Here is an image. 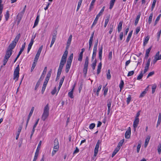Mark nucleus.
Segmentation results:
<instances>
[{"instance_id": "15", "label": "nucleus", "mask_w": 161, "mask_h": 161, "mask_svg": "<svg viewBox=\"0 0 161 161\" xmlns=\"http://www.w3.org/2000/svg\"><path fill=\"white\" fill-rule=\"evenodd\" d=\"M73 57V53L71 54L68 58V60L67 61V63L71 64L72 61Z\"/></svg>"}, {"instance_id": "62", "label": "nucleus", "mask_w": 161, "mask_h": 161, "mask_svg": "<svg viewBox=\"0 0 161 161\" xmlns=\"http://www.w3.org/2000/svg\"><path fill=\"white\" fill-rule=\"evenodd\" d=\"M140 27L139 26H138L136 27V34H137L138 32L140 31Z\"/></svg>"}, {"instance_id": "54", "label": "nucleus", "mask_w": 161, "mask_h": 161, "mask_svg": "<svg viewBox=\"0 0 161 161\" xmlns=\"http://www.w3.org/2000/svg\"><path fill=\"white\" fill-rule=\"evenodd\" d=\"M59 145L58 140L56 138L54 141V146Z\"/></svg>"}, {"instance_id": "37", "label": "nucleus", "mask_w": 161, "mask_h": 161, "mask_svg": "<svg viewBox=\"0 0 161 161\" xmlns=\"http://www.w3.org/2000/svg\"><path fill=\"white\" fill-rule=\"evenodd\" d=\"M153 16V13H151L150 14V15L149 16V17L148 19V23L149 24H150L152 22V19Z\"/></svg>"}, {"instance_id": "14", "label": "nucleus", "mask_w": 161, "mask_h": 161, "mask_svg": "<svg viewBox=\"0 0 161 161\" xmlns=\"http://www.w3.org/2000/svg\"><path fill=\"white\" fill-rule=\"evenodd\" d=\"M100 141L99 140L98 141L96 145V146L95 147L94 150V152H96L97 153H98V149L99 147V145H100Z\"/></svg>"}, {"instance_id": "10", "label": "nucleus", "mask_w": 161, "mask_h": 161, "mask_svg": "<svg viewBox=\"0 0 161 161\" xmlns=\"http://www.w3.org/2000/svg\"><path fill=\"white\" fill-rule=\"evenodd\" d=\"M17 43L14 42V41H13L12 42L9 44L8 48L12 50L15 47Z\"/></svg>"}, {"instance_id": "50", "label": "nucleus", "mask_w": 161, "mask_h": 161, "mask_svg": "<svg viewBox=\"0 0 161 161\" xmlns=\"http://www.w3.org/2000/svg\"><path fill=\"white\" fill-rule=\"evenodd\" d=\"M155 55L159 60L161 59V53L160 55L159 51L158 52L155 54Z\"/></svg>"}, {"instance_id": "45", "label": "nucleus", "mask_w": 161, "mask_h": 161, "mask_svg": "<svg viewBox=\"0 0 161 161\" xmlns=\"http://www.w3.org/2000/svg\"><path fill=\"white\" fill-rule=\"evenodd\" d=\"M109 20V17H106V19H105V24H104V27H106L108 24V22Z\"/></svg>"}, {"instance_id": "23", "label": "nucleus", "mask_w": 161, "mask_h": 161, "mask_svg": "<svg viewBox=\"0 0 161 161\" xmlns=\"http://www.w3.org/2000/svg\"><path fill=\"white\" fill-rule=\"evenodd\" d=\"M66 61L61 60L59 68H60L61 69H63L64 64L66 63Z\"/></svg>"}, {"instance_id": "43", "label": "nucleus", "mask_w": 161, "mask_h": 161, "mask_svg": "<svg viewBox=\"0 0 161 161\" xmlns=\"http://www.w3.org/2000/svg\"><path fill=\"white\" fill-rule=\"evenodd\" d=\"M157 150L158 153L160 154L161 153V143L159 144L157 147Z\"/></svg>"}, {"instance_id": "2", "label": "nucleus", "mask_w": 161, "mask_h": 161, "mask_svg": "<svg viewBox=\"0 0 161 161\" xmlns=\"http://www.w3.org/2000/svg\"><path fill=\"white\" fill-rule=\"evenodd\" d=\"M19 65H18L16 67L14 71V80L16 79V81H17L19 77Z\"/></svg>"}, {"instance_id": "22", "label": "nucleus", "mask_w": 161, "mask_h": 161, "mask_svg": "<svg viewBox=\"0 0 161 161\" xmlns=\"http://www.w3.org/2000/svg\"><path fill=\"white\" fill-rule=\"evenodd\" d=\"M25 42L24 44L22 45V47L20 49V51H19L18 55H20V54H21L23 52V51H24L25 46Z\"/></svg>"}, {"instance_id": "40", "label": "nucleus", "mask_w": 161, "mask_h": 161, "mask_svg": "<svg viewBox=\"0 0 161 161\" xmlns=\"http://www.w3.org/2000/svg\"><path fill=\"white\" fill-rule=\"evenodd\" d=\"M33 42H30V43L29 44L28 46V49H27V53H28L29 52L30 50H31V47L33 44Z\"/></svg>"}, {"instance_id": "34", "label": "nucleus", "mask_w": 161, "mask_h": 161, "mask_svg": "<svg viewBox=\"0 0 161 161\" xmlns=\"http://www.w3.org/2000/svg\"><path fill=\"white\" fill-rule=\"evenodd\" d=\"M47 84V83L45 82H44V83H43V86L42 87V94L43 93L45 90V89L46 88Z\"/></svg>"}, {"instance_id": "29", "label": "nucleus", "mask_w": 161, "mask_h": 161, "mask_svg": "<svg viewBox=\"0 0 161 161\" xmlns=\"http://www.w3.org/2000/svg\"><path fill=\"white\" fill-rule=\"evenodd\" d=\"M161 122V114L159 113L158 114V119L157 121V127L158 125H159Z\"/></svg>"}, {"instance_id": "13", "label": "nucleus", "mask_w": 161, "mask_h": 161, "mask_svg": "<svg viewBox=\"0 0 161 161\" xmlns=\"http://www.w3.org/2000/svg\"><path fill=\"white\" fill-rule=\"evenodd\" d=\"M103 52V47L101 46V47L99 49L98 55L99 58L100 60L101 61L102 60V54Z\"/></svg>"}, {"instance_id": "41", "label": "nucleus", "mask_w": 161, "mask_h": 161, "mask_svg": "<svg viewBox=\"0 0 161 161\" xmlns=\"http://www.w3.org/2000/svg\"><path fill=\"white\" fill-rule=\"evenodd\" d=\"M124 142V139H122L118 143V145L117 147H119V149H120V147L122 146L123 142Z\"/></svg>"}, {"instance_id": "17", "label": "nucleus", "mask_w": 161, "mask_h": 161, "mask_svg": "<svg viewBox=\"0 0 161 161\" xmlns=\"http://www.w3.org/2000/svg\"><path fill=\"white\" fill-rule=\"evenodd\" d=\"M39 17L40 16L39 15H37L36 19L34 22V26H33V28L37 25L39 20Z\"/></svg>"}, {"instance_id": "52", "label": "nucleus", "mask_w": 161, "mask_h": 161, "mask_svg": "<svg viewBox=\"0 0 161 161\" xmlns=\"http://www.w3.org/2000/svg\"><path fill=\"white\" fill-rule=\"evenodd\" d=\"M141 146V143H139L137 147L136 152L137 153H139L140 151V148Z\"/></svg>"}, {"instance_id": "35", "label": "nucleus", "mask_w": 161, "mask_h": 161, "mask_svg": "<svg viewBox=\"0 0 161 161\" xmlns=\"http://www.w3.org/2000/svg\"><path fill=\"white\" fill-rule=\"evenodd\" d=\"M116 0H111L110 2V5H109V9H111L113 7L114 5V3Z\"/></svg>"}, {"instance_id": "36", "label": "nucleus", "mask_w": 161, "mask_h": 161, "mask_svg": "<svg viewBox=\"0 0 161 161\" xmlns=\"http://www.w3.org/2000/svg\"><path fill=\"white\" fill-rule=\"evenodd\" d=\"M23 122H23L20 125H19V128H18V131H17V134H20V132L21 131V130L22 128L23 124Z\"/></svg>"}, {"instance_id": "27", "label": "nucleus", "mask_w": 161, "mask_h": 161, "mask_svg": "<svg viewBox=\"0 0 161 161\" xmlns=\"http://www.w3.org/2000/svg\"><path fill=\"white\" fill-rule=\"evenodd\" d=\"M141 14L139 13L138 14L137 16L136 19L135 21V25H136L138 23V21L140 19Z\"/></svg>"}, {"instance_id": "26", "label": "nucleus", "mask_w": 161, "mask_h": 161, "mask_svg": "<svg viewBox=\"0 0 161 161\" xmlns=\"http://www.w3.org/2000/svg\"><path fill=\"white\" fill-rule=\"evenodd\" d=\"M132 32H133V31H131L129 33L127 37V38L126 39V42H128L129 41L130 39L131 36L132 35Z\"/></svg>"}, {"instance_id": "47", "label": "nucleus", "mask_w": 161, "mask_h": 161, "mask_svg": "<svg viewBox=\"0 0 161 161\" xmlns=\"http://www.w3.org/2000/svg\"><path fill=\"white\" fill-rule=\"evenodd\" d=\"M110 70L109 69H108V70L107 73V78L108 80L110 79L111 77V75H110Z\"/></svg>"}, {"instance_id": "32", "label": "nucleus", "mask_w": 161, "mask_h": 161, "mask_svg": "<svg viewBox=\"0 0 161 161\" xmlns=\"http://www.w3.org/2000/svg\"><path fill=\"white\" fill-rule=\"evenodd\" d=\"M95 1H96V0H92V1L91 3L90 8H89V10L90 11H91L92 9L93 8V6H94V3Z\"/></svg>"}, {"instance_id": "21", "label": "nucleus", "mask_w": 161, "mask_h": 161, "mask_svg": "<svg viewBox=\"0 0 161 161\" xmlns=\"http://www.w3.org/2000/svg\"><path fill=\"white\" fill-rule=\"evenodd\" d=\"M102 63L101 62H100L98 64L97 66V74H99L100 71L101 69L102 68Z\"/></svg>"}, {"instance_id": "7", "label": "nucleus", "mask_w": 161, "mask_h": 161, "mask_svg": "<svg viewBox=\"0 0 161 161\" xmlns=\"http://www.w3.org/2000/svg\"><path fill=\"white\" fill-rule=\"evenodd\" d=\"M151 61V58H149L147 61L146 64V66L144 71V74H145L148 70L150 66V62Z\"/></svg>"}, {"instance_id": "44", "label": "nucleus", "mask_w": 161, "mask_h": 161, "mask_svg": "<svg viewBox=\"0 0 161 161\" xmlns=\"http://www.w3.org/2000/svg\"><path fill=\"white\" fill-rule=\"evenodd\" d=\"M5 18L6 21H7L9 17V11H7L5 14Z\"/></svg>"}, {"instance_id": "58", "label": "nucleus", "mask_w": 161, "mask_h": 161, "mask_svg": "<svg viewBox=\"0 0 161 161\" xmlns=\"http://www.w3.org/2000/svg\"><path fill=\"white\" fill-rule=\"evenodd\" d=\"M95 126V124L94 123L91 124L89 126V128L90 129H92L94 128Z\"/></svg>"}, {"instance_id": "28", "label": "nucleus", "mask_w": 161, "mask_h": 161, "mask_svg": "<svg viewBox=\"0 0 161 161\" xmlns=\"http://www.w3.org/2000/svg\"><path fill=\"white\" fill-rule=\"evenodd\" d=\"M71 64H68L67 63L66 66V69H65V71L66 73H67L69 72V69L70 68V67L71 66Z\"/></svg>"}, {"instance_id": "25", "label": "nucleus", "mask_w": 161, "mask_h": 161, "mask_svg": "<svg viewBox=\"0 0 161 161\" xmlns=\"http://www.w3.org/2000/svg\"><path fill=\"white\" fill-rule=\"evenodd\" d=\"M34 107H32L31 109V110L29 114L28 115V118L27 119V120H29L30 119V118L31 117V115H32V114L33 113V112L34 111Z\"/></svg>"}, {"instance_id": "49", "label": "nucleus", "mask_w": 161, "mask_h": 161, "mask_svg": "<svg viewBox=\"0 0 161 161\" xmlns=\"http://www.w3.org/2000/svg\"><path fill=\"white\" fill-rule=\"evenodd\" d=\"M124 85V82L122 80H121L120 83L119 85V87H120V90H121L123 88Z\"/></svg>"}, {"instance_id": "38", "label": "nucleus", "mask_w": 161, "mask_h": 161, "mask_svg": "<svg viewBox=\"0 0 161 161\" xmlns=\"http://www.w3.org/2000/svg\"><path fill=\"white\" fill-rule=\"evenodd\" d=\"M150 37L149 36H147L143 42V46H145L147 43Z\"/></svg>"}, {"instance_id": "18", "label": "nucleus", "mask_w": 161, "mask_h": 161, "mask_svg": "<svg viewBox=\"0 0 161 161\" xmlns=\"http://www.w3.org/2000/svg\"><path fill=\"white\" fill-rule=\"evenodd\" d=\"M75 84L74 86L72 89V90L68 93V96H69L71 98H73L74 97V96L73 95V91L74 90L75 87Z\"/></svg>"}, {"instance_id": "1", "label": "nucleus", "mask_w": 161, "mask_h": 161, "mask_svg": "<svg viewBox=\"0 0 161 161\" xmlns=\"http://www.w3.org/2000/svg\"><path fill=\"white\" fill-rule=\"evenodd\" d=\"M49 105L47 104L44 108L43 112L42 115V119L44 121L49 116Z\"/></svg>"}, {"instance_id": "56", "label": "nucleus", "mask_w": 161, "mask_h": 161, "mask_svg": "<svg viewBox=\"0 0 161 161\" xmlns=\"http://www.w3.org/2000/svg\"><path fill=\"white\" fill-rule=\"evenodd\" d=\"M156 1V0H153V4H152V7H151V9H152V11L153 10V8H154L155 7Z\"/></svg>"}, {"instance_id": "64", "label": "nucleus", "mask_w": 161, "mask_h": 161, "mask_svg": "<svg viewBox=\"0 0 161 161\" xmlns=\"http://www.w3.org/2000/svg\"><path fill=\"white\" fill-rule=\"evenodd\" d=\"M146 93L145 91H143L142 92V93L140 94L139 97H143L146 94Z\"/></svg>"}, {"instance_id": "46", "label": "nucleus", "mask_w": 161, "mask_h": 161, "mask_svg": "<svg viewBox=\"0 0 161 161\" xmlns=\"http://www.w3.org/2000/svg\"><path fill=\"white\" fill-rule=\"evenodd\" d=\"M143 76V74H142V71H141L140 73L138 75L137 77V80H139L141 79Z\"/></svg>"}, {"instance_id": "30", "label": "nucleus", "mask_w": 161, "mask_h": 161, "mask_svg": "<svg viewBox=\"0 0 161 161\" xmlns=\"http://www.w3.org/2000/svg\"><path fill=\"white\" fill-rule=\"evenodd\" d=\"M20 34L19 33L16 36L15 38L13 41H14V42L17 43L20 38Z\"/></svg>"}, {"instance_id": "12", "label": "nucleus", "mask_w": 161, "mask_h": 161, "mask_svg": "<svg viewBox=\"0 0 161 161\" xmlns=\"http://www.w3.org/2000/svg\"><path fill=\"white\" fill-rule=\"evenodd\" d=\"M130 130H127L125 134V137L126 138L128 139L129 138L130 136L131 133V129L130 127H129Z\"/></svg>"}, {"instance_id": "39", "label": "nucleus", "mask_w": 161, "mask_h": 161, "mask_svg": "<svg viewBox=\"0 0 161 161\" xmlns=\"http://www.w3.org/2000/svg\"><path fill=\"white\" fill-rule=\"evenodd\" d=\"M161 16V14H159L158 16L157 17L154 23V26H155L157 24Z\"/></svg>"}, {"instance_id": "6", "label": "nucleus", "mask_w": 161, "mask_h": 161, "mask_svg": "<svg viewBox=\"0 0 161 161\" xmlns=\"http://www.w3.org/2000/svg\"><path fill=\"white\" fill-rule=\"evenodd\" d=\"M139 121L140 120L139 119L135 118L133 124V127L135 131L136 130V128L139 124Z\"/></svg>"}, {"instance_id": "4", "label": "nucleus", "mask_w": 161, "mask_h": 161, "mask_svg": "<svg viewBox=\"0 0 161 161\" xmlns=\"http://www.w3.org/2000/svg\"><path fill=\"white\" fill-rule=\"evenodd\" d=\"M43 47V46L42 45L41 46V47H40V48L38 49V50L37 52V53H36V54L35 56V57L34 58V61L37 63L38 59L39 58V56L40 55V54H41V53L42 50V49Z\"/></svg>"}, {"instance_id": "9", "label": "nucleus", "mask_w": 161, "mask_h": 161, "mask_svg": "<svg viewBox=\"0 0 161 161\" xmlns=\"http://www.w3.org/2000/svg\"><path fill=\"white\" fill-rule=\"evenodd\" d=\"M112 101L111 100H108L107 101L108 106V115H109L111 110V105Z\"/></svg>"}, {"instance_id": "48", "label": "nucleus", "mask_w": 161, "mask_h": 161, "mask_svg": "<svg viewBox=\"0 0 161 161\" xmlns=\"http://www.w3.org/2000/svg\"><path fill=\"white\" fill-rule=\"evenodd\" d=\"M62 69H61L60 68H58V70L57 76H58V77H60V75L61 73Z\"/></svg>"}, {"instance_id": "19", "label": "nucleus", "mask_w": 161, "mask_h": 161, "mask_svg": "<svg viewBox=\"0 0 161 161\" xmlns=\"http://www.w3.org/2000/svg\"><path fill=\"white\" fill-rule=\"evenodd\" d=\"M89 64V58L88 56H86V58L85 61L84 67L88 68Z\"/></svg>"}, {"instance_id": "16", "label": "nucleus", "mask_w": 161, "mask_h": 161, "mask_svg": "<svg viewBox=\"0 0 161 161\" xmlns=\"http://www.w3.org/2000/svg\"><path fill=\"white\" fill-rule=\"evenodd\" d=\"M150 138V136H148L145 139V144H144V147H147Z\"/></svg>"}, {"instance_id": "42", "label": "nucleus", "mask_w": 161, "mask_h": 161, "mask_svg": "<svg viewBox=\"0 0 161 161\" xmlns=\"http://www.w3.org/2000/svg\"><path fill=\"white\" fill-rule=\"evenodd\" d=\"M157 87V85L156 84L152 85V93H154Z\"/></svg>"}, {"instance_id": "20", "label": "nucleus", "mask_w": 161, "mask_h": 161, "mask_svg": "<svg viewBox=\"0 0 161 161\" xmlns=\"http://www.w3.org/2000/svg\"><path fill=\"white\" fill-rule=\"evenodd\" d=\"M123 22L121 21H120L118 26V31L119 32L122 30V25Z\"/></svg>"}, {"instance_id": "63", "label": "nucleus", "mask_w": 161, "mask_h": 161, "mask_svg": "<svg viewBox=\"0 0 161 161\" xmlns=\"http://www.w3.org/2000/svg\"><path fill=\"white\" fill-rule=\"evenodd\" d=\"M134 71H129L128 74L127 76H129L133 75L134 74Z\"/></svg>"}, {"instance_id": "57", "label": "nucleus", "mask_w": 161, "mask_h": 161, "mask_svg": "<svg viewBox=\"0 0 161 161\" xmlns=\"http://www.w3.org/2000/svg\"><path fill=\"white\" fill-rule=\"evenodd\" d=\"M103 88H104L103 95L105 96L107 95V92L108 91V88H105V86H104Z\"/></svg>"}, {"instance_id": "5", "label": "nucleus", "mask_w": 161, "mask_h": 161, "mask_svg": "<svg viewBox=\"0 0 161 161\" xmlns=\"http://www.w3.org/2000/svg\"><path fill=\"white\" fill-rule=\"evenodd\" d=\"M12 51L13 50L7 48L4 58L8 59L10 57L12 54Z\"/></svg>"}, {"instance_id": "53", "label": "nucleus", "mask_w": 161, "mask_h": 161, "mask_svg": "<svg viewBox=\"0 0 161 161\" xmlns=\"http://www.w3.org/2000/svg\"><path fill=\"white\" fill-rule=\"evenodd\" d=\"M36 63H37V62L34 61L33 63L32 64V67L31 69V72L34 69V68H35V67L36 65Z\"/></svg>"}, {"instance_id": "59", "label": "nucleus", "mask_w": 161, "mask_h": 161, "mask_svg": "<svg viewBox=\"0 0 161 161\" xmlns=\"http://www.w3.org/2000/svg\"><path fill=\"white\" fill-rule=\"evenodd\" d=\"M161 34V29L157 33V41H158L159 39V38Z\"/></svg>"}, {"instance_id": "61", "label": "nucleus", "mask_w": 161, "mask_h": 161, "mask_svg": "<svg viewBox=\"0 0 161 161\" xmlns=\"http://www.w3.org/2000/svg\"><path fill=\"white\" fill-rule=\"evenodd\" d=\"M83 55L80 54L79 55L78 60L79 61H81L82 59Z\"/></svg>"}, {"instance_id": "8", "label": "nucleus", "mask_w": 161, "mask_h": 161, "mask_svg": "<svg viewBox=\"0 0 161 161\" xmlns=\"http://www.w3.org/2000/svg\"><path fill=\"white\" fill-rule=\"evenodd\" d=\"M72 35H71L69 36V38L68 39L67 43L66 44V49H67L69 47L70 44H71V42L72 40Z\"/></svg>"}, {"instance_id": "31", "label": "nucleus", "mask_w": 161, "mask_h": 161, "mask_svg": "<svg viewBox=\"0 0 161 161\" xmlns=\"http://www.w3.org/2000/svg\"><path fill=\"white\" fill-rule=\"evenodd\" d=\"M96 63H97V60L96 59L93 63H92V64L91 65V66L92 69L93 70H94L95 69V67L96 65Z\"/></svg>"}, {"instance_id": "51", "label": "nucleus", "mask_w": 161, "mask_h": 161, "mask_svg": "<svg viewBox=\"0 0 161 161\" xmlns=\"http://www.w3.org/2000/svg\"><path fill=\"white\" fill-rule=\"evenodd\" d=\"M131 100V95H129L128 97L127 98L126 103L127 104H129Z\"/></svg>"}, {"instance_id": "24", "label": "nucleus", "mask_w": 161, "mask_h": 161, "mask_svg": "<svg viewBox=\"0 0 161 161\" xmlns=\"http://www.w3.org/2000/svg\"><path fill=\"white\" fill-rule=\"evenodd\" d=\"M97 44H98V40L95 43L94 45L93 49V53H97Z\"/></svg>"}, {"instance_id": "33", "label": "nucleus", "mask_w": 161, "mask_h": 161, "mask_svg": "<svg viewBox=\"0 0 161 161\" xmlns=\"http://www.w3.org/2000/svg\"><path fill=\"white\" fill-rule=\"evenodd\" d=\"M119 147H117L114 150V152L113 153L112 155V157H113L115 154L117 153L118 151L119 150Z\"/></svg>"}, {"instance_id": "60", "label": "nucleus", "mask_w": 161, "mask_h": 161, "mask_svg": "<svg viewBox=\"0 0 161 161\" xmlns=\"http://www.w3.org/2000/svg\"><path fill=\"white\" fill-rule=\"evenodd\" d=\"M65 78V76H63L62 78L60 80V81L59 84L62 85L63 82H64V79Z\"/></svg>"}, {"instance_id": "11", "label": "nucleus", "mask_w": 161, "mask_h": 161, "mask_svg": "<svg viewBox=\"0 0 161 161\" xmlns=\"http://www.w3.org/2000/svg\"><path fill=\"white\" fill-rule=\"evenodd\" d=\"M26 7V5H25L23 10L21 12L18 13L17 16V17L21 19H22L25 12Z\"/></svg>"}, {"instance_id": "55", "label": "nucleus", "mask_w": 161, "mask_h": 161, "mask_svg": "<svg viewBox=\"0 0 161 161\" xmlns=\"http://www.w3.org/2000/svg\"><path fill=\"white\" fill-rule=\"evenodd\" d=\"M88 68L84 67L83 70V73L85 75V76L86 75L87 72V69Z\"/></svg>"}, {"instance_id": "3", "label": "nucleus", "mask_w": 161, "mask_h": 161, "mask_svg": "<svg viewBox=\"0 0 161 161\" xmlns=\"http://www.w3.org/2000/svg\"><path fill=\"white\" fill-rule=\"evenodd\" d=\"M104 8L105 7L103 6L100 12L97 15L96 17L92 24V26H93L96 24L99 18L104 11Z\"/></svg>"}]
</instances>
